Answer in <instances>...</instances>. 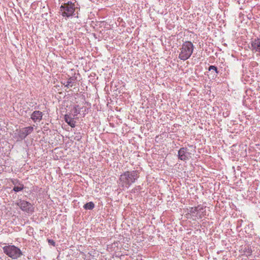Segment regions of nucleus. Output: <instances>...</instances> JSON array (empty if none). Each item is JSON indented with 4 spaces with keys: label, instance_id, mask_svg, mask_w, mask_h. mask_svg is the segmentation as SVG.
<instances>
[{
    "label": "nucleus",
    "instance_id": "1",
    "mask_svg": "<svg viewBox=\"0 0 260 260\" xmlns=\"http://www.w3.org/2000/svg\"><path fill=\"white\" fill-rule=\"evenodd\" d=\"M139 177V172L137 170L126 171L120 176L119 184L127 189Z\"/></svg>",
    "mask_w": 260,
    "mask_h": 260
},
{
    "label": "nucleus",
    "instance_id": "2",
    "mask_svg": "<svg viewBox=\"0 0 260 260\" xmlns=\"http://www.w3.org/2000/svg\"><path fill=\"white\" fill-rule=\"evenodd\" d=\"M194 46L191 42H185L180 48V52L179 54V58L183 60H187L191 55Z\"/></svg>",
    "mask_w": 260,
    "mask_h": 260
},
{
    "label": "nucleus",
    "instance_id": "3",
    "mask_svg": "<svg viewBox=\"0 0 260 260\" xmlns=\"http://www.w3.org/2000/svg\"><path fill=\"white\" fill-rule=\"evenodd\" d=\"M3 249L4 252L12 259H17L22 255L20 249L14 245L5 246Z\"/></svg>",
    "mask_w": 260,
    "mask_h": 260
},
{
    "label": "nucleus",
    "instance_id": "4",
    "mask_svg": "<svg viewBox=\"0 0 260 260\" xmlns=\"http://www.w3.org/2000/svg\"><path fill=\"white\" fill-rule=\"evenodd\" d=\"M75 9V5L70 2L63 4L60 8L62 16L67 17L74 15Z\"/></svg>",
    "mask_w": 260,
    "mask_h": 260
},
{
    "label": "nucleus",
    "instance_id": "5",
    "mask_svg": "<svg viewBox=\"0 0 260 260\" xmlns=\"http://www.w3.org/2000/svg\"><path fill=\"white\" fill-rule=\"evenodd\" d=\"M17 205L22 211L27 213H32L34 211L32 205L27 201L20 200Z\"/></svg>",
    "mask_w": 260,
    "mask_h": 260
},
{
    "label": "nucleus",
    "instance_id": "6",
    "mask_svg": "<svg viewBox=\"0 0 260 260\" xmlns=\"http://www.w3.org/2000/svg\"><path fill=\"white\" fill-rule=\"evenodd\" d=\"M191 153L188 152V150L186 147H181L178 151V158L183 161H186L191 157Z\"/></svg>",
    "mask_w": 260,
    "mask_h": 260
},
{
    "label": "nucleus",
    "instance_id": "7",
    "mask_svg": "<svg viewBox=\"0 0 260 260\" xmlns=\"http://www.w3.org/2000/svg\"><path fill=\"white\" fill-rule=\"evenodd\" d=\"M34 130L32 126H28L20 129L18 132V136L19 138L23 140L29 134H31Z\"/></svg>",
    "mask_w": 260,
    "mask_h": 260
},
{
    "label": "nucleus",
    "instance_id": "8",
    "mask_svg": "<svg viewBox=\"0 0 260 260\" xmlns=\"http://www.w3.org/2000/svg\"><path fill=\"white\" fill-rule=\"evenodd\" d=\"M251 47L253 52L260 53V38L255 39L252 41Z\"/></svg>",
    "mask_w": 260,
    "mask_h": 260
},
{
    "label": "nucleus",
    "instance_id": "9",
    "mask_svg": "<svg viewBox=\"0 0 260 260\" xmlns=\"http://www.w3.org/2000/svg\"><path fill=\"white\" fill-rule=\"evenodd\" d=\"M43 117V113L40 111H35L31 115V118L34 122L40 121Z\"/></svg>",
    "mask_w": 260,
    "mask_h": 260
},
{
    "label": "nucleus",
    "instance_id": "10",
    "mask_svg": "<svg viewBox=\"0 0 260 260\" xmlns=\"http://www.w3.org/2000/svg\"><path fill=\"white\" fill-rule=\"evenodd\" d=\"M64 120L71 127H75L76 122L74 120L73 118L70 117L69 116L66 115L64 116Z\"/></svg>",
    "mask_w": 260,
    "mask_h": 260
},
{
    "label": "nucleus",
    "instance_id": "11",
    "mask_svg": "<svg viewBox=\"0 0 260 260\" xmlns=\"http://www.w3.org/2000/svg\"><path fill=\"white\" fill-rule=\"evenodd\" d=\"M205 211V208L198 206V213L197 216L199 217L200 218H201L202 216L204 215L203 214Z\"/></svg>",
    "mask_w": 260,
    "mask_h": 260
},
{
    "label": "nucleus",
    "instance_id": "12",
    "mask_svg": "<svg viewBox=\"0 0 260 260\" xmlns=\"http://www.w3.org/2000/svg\"><path fill=\"white\" fill-rule=\"evenodd\" d=\"M83 207L86 210H92L94 207V204L92 202H90L85 204Z\"/></svg>",
    "mask_w": 260,
    "mask_h": 260
},
{
    "label": "nucleus",
    "instance_id": "13",
    "mask_svg": "<svg viewBox=\"0 0 260 260\" xmlns=\"http://www.w3.org/2000/svg\"><path fill=\"white\" fill-rule=\"evenodd\" d=\"M24 188V185L22 183H19L17 185H15L13 190H14L15 192H18L19 191H21Z\"/></svg>",
    "mask_w": 260,
    "mask_h": 260
},
{
    "label": "nucleus",
    "instance_id": "14",
    "mask_svg": "<svg viewBox=\"0 0 260 260\" xmlns=\"http://www.w3.org/2000/svg\"><path fill=\"white\" fill-rule=\"evenodd\" d=\"M75 81V79L73 77H70L67 82V84L65 85V87L69 88L70 86L72 87V83H74Z\"/></svg>",
    "mask_w": 260,
    "mask_h": 260
},
{
    "label": "nucleus",
    "instance_id": "15",
    "mask_svg": "<svg viewBox=\"0 0 260 260\" xmlns=\"http://www.w3.org/2000/svg\"><path fill=\"white\" fill-rule=\"evenodd\" d=\"M208 70L209 71H210L211 70L214 71L215 72V73H216V76H217V74L218 73L217 68L216 67H215V66H209V67L208 68Z\"/></svg>",
    "mask_w": 260,
    "mask_h": 260
},
{
    "label": "nucleus",
    "instance_id": "16",
    "mask_svg": "<svg viewBox=\"0 0 260 260\" xmlns=\"http://www.w3.org/2000/svg\"><path fill=\"white\" fill-rule=\"evenodd\" d=\"M190 212L191 213H197V214L198 213V207H194V208H191L190 210Z\"/></svg>",
    "mask_w": 260,
    "mask_h": 260
},
{
    "label": "nucleus",
    "instance_id": "17",
    "mask_svg": "<svg viewBox=\"0 0 260 260\" xmlns=\"http://www.w3.org/2000/svg\"><path fill=\"white\" fill-rule=\"evenodd\" d=\"M48 242L49 244L51 245H53L54 246L55 245V242H54V240H53L52 239H48Z\"/></svg>",
    "mask_w": 260,
    "mask_h": 260
},
{
    "label": "nucleus",
    "instance_id": "18",
    "mask_svg": "<svg viewBox=\"0 0 260 260\" xmlns=\"http://www.w3.org/2000/svg\"><path fill=\"white\" fill-rule=\"evenodd\" d=\"M74 113H75V115H77V114L78 113H77V109H76V108H75V112H74Z\"/></svg>",
    "mask_w": 260,
    "mask_h": 260
},
{
    "label": "nucleus",
    "instance_id": "19",
    "mask_svg": "<svg viewBox=\"0 0 260 260\" xmlns=\"http://www.w3.org/2000/svg\"><path fill=\"white\" fill-rule=\"evenodd\" d=\"M251 252H252V251H251V250H250L249 251V254H251Z\"/></svg>",
    "mask_w": 260,
    "mask_h": 260
}]
</instances>
